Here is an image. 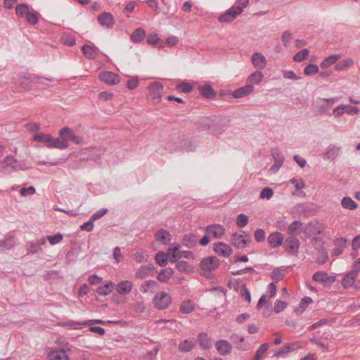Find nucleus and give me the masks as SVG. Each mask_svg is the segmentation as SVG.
<instances>
[{
  "label": "nucleus",
  "instance_id": "1",
  "mask_svg": "<svg viewBox=\"0 0 360 360\" xmlns=\"http://www.w3.org/2000/svg\"><path fill=\"white\" fill-rule=\"evenodd\" d=\"M249 1H237L236 4L229 8L224 13H221L218 21L221 23L231 22L243 11V9L248 6Z\"/></svg>",
  "mask_w": 360,
  "mask_h": 360
},
{
  "label": "nucleus",
  "instance_id": "2",
  "mask_svg": "<svg viewBox=\"0 0 360 360\" xmlns=\"http://www.w3.org/2000/svg\"><path fill=\"white\" fill-rule=\"evenodd\" d=\"M225 231L224 226L219 224L208 225L205 229V235L200 240V244L205 246L212 239H220L224 236Z\"/></svg>",
  "mask_w": 360,
  "mask_h": 360
},
{
  "label": "nucleus",
  "instance_id": "3",
  "mask_svg": "<svg viewBox=\"0 0 360 360\" xmlns=\"http://www.w3.org/2000/svg\"><path fill=\"white\" fill-rule=\"evenodd\" d=\"M33 140L37 142L46 143L48 148H58L60 150L66 148L63 141H60V139L53 138L48 134H36L33 137Z\"/></svg>",
  "mask_w": 360,
  "mask_h": 360
},
{
  "label": "nucleus",
  "instance_id": "4",
  "mask_svg": "<svg viewBox=\"0 0 360 360\" xmlns=\"http://www.w3.org/2000/svg\"><path fill=\"white\" fill-rule=\"evenodd\" d=\"M56 343L59 345L60 349L50 350L47 354L48 360H70L66 354V352L70 349L68 343L61 340H58Z\"/></svg>",
  "mask_w": 360,
  "mask_h": 360
},
{
  "label": "nucleus",
  "instance_id": "5",
  "mask_svg": "<svg viewBox=\"0 0 360 360\" xmlns=\"http://www.w3.org/2000/svg\"><path fill=\"white\" fill-rule=\"evenodd\" d=\"M163 85L159 82H151L148 86L147 99L153 104H158L161 102L163 96Z\"/></svg>",
  "mask_w": 360,
  "mask_h": 360
},
{
  "label": "nucleus",
  "instance_id": "6",
  "mask_svg": "<svg viewBox=\"0 0 360 360\" xmlns=\"http://www.w3.org/2000/svg\"><path fill=\"white\" fill-rule=\"evenodd\" d=\"M219 265V260L216 257H207L200 263V273L204 276L209 277L211 273L216 270Z\"/></svg>",
  "mask_w": 360,
  "mask_h": 360
},
{
  "label": "nucleus",
  "instance_id": "7",
  "mask_svg": "<svg viewBox=\"0 0 360 360\" xmlns=\"http://www.w3.org/2000/svg\"><path fill=\"white\" fill-rule=\"evenodd\" d=\"M153 303L155 309L163 310L170 306L172 297L169 293L165 291L158 292L153 297Z\"/></svg>",
  "mask_w": 360,
  "mask_h": 360
},
{
  "label": "nucleus",
  "instance_id": "8",
  "mask_svg": "<svg viewBox=\"0 0 360 360\" xmlns=\"http://www.w3.org/2000/svg\"><path fill=\"white\" fill-rule=\"evenodd\" d=\"M60 137V141H63L66 148L68 147L67 143L68 141H73L75 144L80 145L83 143V139L79 136H77L70 128L65 127L62 128L59 132Z\"/></svg>",
  "mask_w": 360,
  "mask_h": 360
},
{
  "label": "nucleus",
  "instance_id": "9",
  "mask_svg": "<svg viewBox=\"0 0 360 360\" xmlns=\"http://www.w3.org/2000/svg\"><path fill=\"white\" fill-rule=\"evenodd\" d=\"M2 164L5 168L11 167L15 171L25 170L30 167L25 162H19L13 156L9 155L4 158Z\"/></svg>",
  "mask_w": 360,
  "mask_h": 360
},
{
  "label": "nucleus",
  "instance_id": "10",
  "mask_svg": "<svg viewBox=\"0 0 360 360\" xmlns=\"http://www.w3.org/2000/svg\"><path fill=\"white\" fill-rule=\"evenodd\" d=\"M250 240V236L245 231H240L231 235V243L237 248H245Z\"/></svg>",
  "mask_w": 360,
  "mask_h": 360
},
{
  "label": "nucleus",
  "instance_id": "11",
  "mask_svg": "<svg viewBox=\"0 0 360 360\" xmlns=\"http://www.w3.org/2000/svg\"><path fill=\"white\" fill-rule=\"evenodd\" d=\"M305 344L300 341L285 343L274 354L276 357L283 356L285 354L297 349L303 348Z\"/></svg>",
  "mask_w": 360,
  "mask_h": 360
},
{
  "label": "nucleus",
  "instance_id": "12",
  "mask_svg": "<svg viewBox=\"0 0 360 360\" xmlns=\"http://www.w3.org/2000/svg\"><path fill=\"white\" fill-rule=\"evenodd\" d=\"M342 284L345 288L352 286H354L356 288H360V276L350 271L344 276Z\"/></svg>",
  "mask_w": 360,
  "mask_h": 360
},
{
  "label": "nucleus",
  "instance_id": "13",
  "mask_svg": "<svg viewBox=\"0 0 360 360\" xmlns=\"http://www.w3.org/2000/svg\"><path fill=\"white\" fill-rule=\"evenodd\" d=\"M99 79L108 85H116L120 82V76L110 71L101 72L99 74Z\"/></svg>",
  "mask_w": 360,
  "mask_h": 360
},
{
  "label": "nucleus",
  "instance_id": "14",
  "mask_svg": "<svg viewBox=\"0 0 360 360\" xmlns=\"http://www.w3.org/2000/svg\"><path fill=\"white\" fill-rule=\"evenodd\" d=\"M159 284L154 280L143 281L139 287L140 291L144 295H152L159 289Z\"/></svg>",
  "mask_w": 360,
  "mask_h": 360
},
{
  "label": "nucleus",
  "instance_id": "15",
  "mask_svg": "<svg viewBox=\"0 0 360 360\" xmlns=\"http://www.w3.org/2000/svg\"><path fill=\"white\" fill-rule=\"evenodd\" d=\"M213 250L218 255L225 257L230 256L233 252L231 247L222 242L214 243Z\"/></svg>",
  "mask_w": 360,
  "mask_h": 360
},
{
  "label": "nucleus",
  "instance_id": "16",
  "mask_svg": "<svg viewBox=\"0 0 360 360\" xmlns=\"http://www.w3.org/2000/svg\"><path fill=\"white\" fill-rule=\"evenodd\" d=\"M251 62L254 68L261 70H263L267 63L265 56L261 53H254L251 57Z\"/></svg>",
  "mask_w": 360,
  "mask_h": 360
},
{
  "label": "nucleus",
  "instance_id": "17",
  "mask_svg": "<svg viewBox=\"0 0 360 360\" xmlns=\"http://www.w3.org/2000/svg\"><path fill=\"white\" fill-rule=\"evenodd\" d=\"M133 285V283L131 281L124 280L117 284L115 290L118 294L126 295L131 292Z\"/></svg>",
  "mask_w": 360,
  "mask_h": 360
},
{
  "label": "nucleus",
  "instance_id": "18",
  "mask_svg": "<svg viewBox=\"0 0 360 360\" xmlns=\"http://www.w3.org/2000/svg\"><path fill=\"white\" fill-rule=\"evenodd\" d=\"M91 323H100L103 324L105 322L100 319H95V320H89L83 322H77L72 320L68 321L63 323V326H66L68 328H70L73 330L81 328L82 326L90 324Z\"/></svg>",
  "mask_w": 360,
  "mask_h": 360
},
{
  "label": "nucleus",
  "instance_id": "19",
  "mask_svg": "<svg viewBox=\"0 0 360 360\" xmlns=\"http://www.w3.org/2000/svg\"><path fill=\"white\" fill-rule=\"evenodd\" d=\"M254 91V86L251 84H247L235 90L232 96L235 98H239L250 95Z\"/></svg>",
  "mask_w": 360,
  "mask_h": 360
},
{
  "label": "nucleus",
  "instance_id": "20",
  "mask_svg": "<svg viewBox=\"0 0 360 360\" xmlns=\"http://www.w3.org/2000/svg\"><path fill=\"white\" fill-rule=\"evenodd\" d=\"M98 21L101 26L108 28L111 27L115 22L112 15L107 12L100 14L98 17Z\"/></svg>",
  "mask_w": 360,
  "mask_h": 360
},
{
  "label": "nucleus",
  "instance_id": "21",
  "mask_svg": "<svg viewBox=\"0 0 360 360\" xmlns=\"http://www.w3.org/2000/svg\"><path fill=\"white\" fill-rule=\"evenodd\" d=\"M313 279L316 282L323 284H330L335 281L333 276H329L327 273L324 271H318L313 275Z\"/></svg>",
  "mask_w": 360,
  "mask_h": 360
},
{
  "label": "nucleus",
  "instance_id": "22",
  "mask_svg": "<svg viewBox=\"0 0 360 360\" xmlns=\"http://www.w3.org/2000/svg\"><path fill=\"white\" fill-rule=\"evenodd\" d=\"M276 287L274 283H271L268 285V289L266 292L263 295L259 300L257 303V308L260 309L262 307L264 303L266 301L267 297H273L276 295Z\"/></svg>",
  "mask_w": 360,
  "mask_h": 360
},
{
  "label": "nucleus",
  "instance_id": "23",
  "mask_svg": "<svg viewBox=\"0 0 360 360\" xmlns=\"http://www.w3.org/2000/svg\"><path fill=\"white\" fill-rule=\"evenodd\" d=\"M215 347L221 355H226L229 354L232 349L229 342L224 340L217 341L215 343Z\"/></svg>",
  "mask_w": 360,
  "mask_h": 360
},
{
  "label": "nucleus",
  "instance_id": "24",
  "mask_svg": "<svg viewBox=\"0 0 360 360\" xmlns=\"http://www.w3.org/2000/svg\"><path fill=\"white\" fill-rule=\"evenodd\" d=\"M284 240V236L279 232H274L268 237V243L271 248H276L281 245Z\"/></svg>",
  "mask_w": 360,
  "mask_h": 360
},
{
  "label": "nucleus",
  "instance_id": "25",
  "mask_svg": "<svg viewBox=\"0 0 360 360\" xmlns=\"http://www.w3.org/2000/svg\"><path fill=\"white\" fill-rule=\"evenodd\" d=\"M264 79V74L259 70L252 72L247 78V83L254 85L259 84Z\"/></svg>",
  "mask_w": 360,
  "mask_h": 360
},
{
  "label": "nucleus",
  "instance_id": "26",
  "mask_svg": "<svg viewBox=\"0 0 360 360\" xmlns=\"http://www.w3.org/2000/svg\"><path fill=\"white\" fill-rule=\"evenodd\" d=\"M285 248L290 252H295L299 248L300 242L295 237L288 238L284 243Z\"/></svg>",
  "mask_w": 360,
  "mask_h": 360
},
{
  "label": "nucleus",
  "instance_id": "27",
  "mask_svg": "<svg viewBox=\"0 0 360 360\" xmlns=\"http://www.w3.org/2000/svg\"><path fill=\"white\" fill-rule=\"evenodd\" d=\"M321 230L318 223H309L304 228V233L307 236H311L321 233Z\"/></svg>",
  "mask_w": 360,
  "mask_h": 360
},
{
  "label": "nucleus",
  "instance_id": "28",
  "mask_svg": "<svg viewBox=\"0 0 360 360\" xmlns=\"http://www.w3.org/2000/svg\"><path fill=\"white\" fill-rule=\"evenodd\" d=\"M155 238H156V240L158 242H159L160 243L167 244L168 242L170 241L171 236L168 231H167L164 229H161V230H159L155 233Z\"/></svg>",
  "mask_w": 360,
  "mask_h": 360
},
{
  "label": "nucleus",
  "instance_id": "29",
  "mask_svg": "<svg viewBox=\"0 0 360 360\" xmlns=\"http://www.w3.org/2000/svg\"><path fill=\"white\" fill-rule=\"evenodd\" d=\"M167 255L168 256L169 261L174 262L178 258L181 257L179 247L171 245L168 249Z\"/></svg>",
  "mask_w": 360,
  "mask_h": 360
},
{
  "label": "nucleus",
  "instance_id": "30",
  "mask_svg": "<svg viewBox=\"0 0 360 360\" xmlns=\"http://www.w3.org/2000/svg\"><path fill=\"white\" fill-rule=\"evenodd\" d=\"M82 51L86 58L91 59L95 58L98 55V49L87 44L82 46Z\"/></svg>",
  "mask_w": 360,
  "mask_h": 360
},
{
  "label": "nucleus",
  "instance_id": "31",
  "mask_svg": "<svg viewBox=\"0 0 360 360\" xmlns=\"http://www.w3.org/2000/svg\"><path fill=\"white\" fill-rule=\"evenodd\" d=\"M152 269L149 266H140L135 273V278L138 279H143L147 277L151 272Z\"/></svg>",
  "mask_w": 360,
  "mask_h": 360
},
{
  "label": "nucleus",
  "instance_id": "32",
  "mask_svg": "<svg viewBox=\"0 0 360 360\" xmlns=\"http://www.w3.org/2000/svg\"><path fill=\"white\" fill-rule=\"evenodd\" d=\"M147 41L149 44L156 46L158 49L165 47V42L156 34H149L147 37Z\"/></svg>",
  "mask_w": 360,
  "mask_h": 360
},
{
  "label": "nucleus",
  "instance_id": "33",
  "mask_svg": "<svg viewBox=\"0 0 360 360\" xmlns=\"http://www.w3.org/2000/svg\"><path fill=\"white\" fill-rule=\"evenodd\" d=\"M340 58L339 55H332L323 60V61L321 63V68L323 69H327L335 64L336 62Z\"/></svg>",
  "mask_w": 360,
  "mask_h": 360
},
{
  "label": "nucleus",
  "instance_id": "34",
  "mask_svg": "<svg viewBox=\"0 0 360 360\" xmlns=\"http://www.w3.org/2000/svg\"><path fill=\"white\" fill-rule=\"evenodd\" d=\"M174 274L171 268H166L160 271L158 275V280L160 282H167Z\"/></svg>",
  "mask_w": 360,
  "mask_h": 360
},
{
  "label": "nucleus",
  "instance_id": "35",
  "mask_svg": "<svg viewBox=\"0 0 360 360\" xmlns=\"http://www.w3.org/2000/svg\"><path fill=\"white\" fill-rule=\"evenodd\" d=\"M198 89L200 94L205 98H214L216 95L214 90L209 85L200 86Z\"/></svg>",
  "mask_w": 360,
  "mask_h": 360
},
{
  "label": "nucleus",
  "instance_id": "36",
  "mask_svg": "<svg viewBox=\"0 0 360 360\" xmlns=\"http://www.w3.org/2000/svg\"><path fill=\"white\" fill-rule=\"evenodd\" d=\"M343 208L354 210L358 207V205L349 197H345L341 200Z\"/></svg>",
  "mask_w": 360,
  "mask_h": 360
},
{
  "label": "nucleus",
  "instance_id": "37",
  "mask_svg": "<svg viewBox=\"0 0 360 360\" xmlns=\"http://www.w3.org/2000/svg\"><path fill=\"white\" fill-rule=\"evenodd\" d=\"M176 266L180 272L190 274L194 271L193 267L185 261H180L177 262Z\"/></svg>",
  "mask_w": 360,
  "mask_h": 360
},
{
  "label": "nucleus",
  "instance_id": "38",
  "mask_svg": "<svg viewBox=\"0 0 360 360\" xmlns=\"http://www.w3.org/2000/svg\"><path fill=\"white\" fill-rule=\"evenodd\" d=\"M337 98H319L317 103L319 105V108L322 110H326L328 108L332 106L335 102H337Z\"/></svg>",
  "mask_w": 360,
  "mask_h": 360
},
{
  "label": "nucleus",
  "instance_id": "39",
  "mask_svg": "<svg viewBox=\"0 0 360 360\" xmlns=\"http://www.w3.org/2000/svg\"><path fill=\"white\" fill-rule=\"evenodd\" d=\"M146 36V32L143 29H136L131 35V39L134 42L139 43Z\"/></svg>",
  "mask_w": 360,
  "mask_h": 360
},
{
  "label": "nucleus",
  "instance_id": "40",
  "mask_svg": "<svg viewBox=\"0 0 360 360\" xmlns=\"http://www.w3.org/2000/svg\"><path fill=\"white\" fill-rule=\"evenodd\" d=\"M195 345V340H185L183 342H181L179 345V349L181 352H188L191 350Z\"/></svg>",
  "mask_w": 360,
  "mask_h": 360
},
{
  "label": "nucleus",
  "instance_id": "41",
  "mask_svg": "<svg viewBox=\"0 0 360 360\" xmlns=\"http://www.w3.org/2000/svg\"><path fill=\"white\" fill-rule=\"evenodd\" d=\"M352 59L346 58L337 63L335 66V69L338 71H342L349 68L350 67H352Z\"/></svg>",
  "mask_w": 360,
  "mask_h": 360
},
{
  "label": "nucleus",
  "instance_id": "42",
  "mask_svg": "<svg viewBox=\"0 0 360 360\" xmlns=\"http://www.w3.org/2000/svg\"><path fill=\"white\" fill-rule=\"evenodd\" d=\"M194 309V303L191 300H186L182 302L180 307V311L184 314H189L191 313Z\"/></svg>",
  "mask_w": 360,
  "mask_h": 360
},
{
  "label": "nucleus",
  "instance_id": "43",
  "mask_svg": "<svg viewBox=\"0 0 360 360\" xmlns=\"http://www.w3.org/2000/svg\"><path fill=\"white\" fill-rule=\"evenodd\" d=\"M30 12L28 6L25 4H19L15 8L16 15L20 18H26Z\"/></svg>",
  "mask_w": 360,
  "mask_h": 360
},
{
  "label": "nucleus",
  "instance_id": "44",
  "mask_svg": "<svg viewBox=\"0 0 360 360\" xmlns=\"http://www.w3.org/2000/svg\"><path fill=\"white\" fill-rule=\"evenodd\" d=\"M269 344L264 343L258 348L252 360H260L264 356L267 349H269Z\"/></svg>",
  "mask_w": 360,
  "mask_h": 360
},
{
  "label": "nucleus",
  "instance_id": "45",
  "mask_svg": "<svg viewBox=\"0 0 360 360\" xmlns=\"http://www.w3.org/2000/svg\"><path fill=\"white\" fill-rule=\"evenodd\" d=\"M112 288L113 283L112 282H109L105 284L103 286H100L99 288H98L97 292L99 295H107L112 292Z\"/></svg>",
  "mask_w": 360,
  "mask_h": 360
},
{
  "label": "nucleus",
  "instance_id": "46",
  "mask_svg": "<svg viewBox=\"0 0 360 360\" xmlns=\"http://www.w3.org/2000/svg\"><path fill=\"white\" fill-rule=\"evenodd\" d=\"M199 344L203 349H209L211 345V341L207 335L200 334L199 335Z\"/></svg>",
  "mask_w": 360,
  "mask_h": 360
},
{
  "label": "nucleus",
  "instance_id": "47",
  "mask_svg": "<svg viewBox=\"0 0 360 360\" xmlns=\"http://www.w3.org/2000/svg\"><path fill=\"white\" fill-rule=\"evenodd\" d=\"M309 51L308 49H304L298 51L293 57L295 62L300 63L305 60L309 56Z\"/></svg>",
  "mask_w": 360,
  "mask_h": 360
},
{
  "label": "nucleus",
  "instance_id": "48",
  "mask_svg": "<svg viewBox=\"0 0 360 360\" xmlns=\"http://www.w3.org/2000/svg\"><path fill=\"white\" fill-rule=\"evenodd\" d=\"M40 17V15L37 11H30L28 15L26 17V20L28 23H30L32 25H36L38 21L39 18Z\"/></svg>",
  "mask_w": 360,
  "mask_h": 360
},
{
  "label": "nucleus",
  "instance_id": "49",
  "mask_svg": "<svg viewBox=\"0 0 360 360\" xmlns=\"http://www.w3.org/2000/svg\"><path fill=\"white\" fill-rule=\"evenodd\" d=\"M290 182L294 185L295 190L297 191L306 187L305 181L302 178H292L290 179Z\"/></svg>",
  "mask_w": 360,
  "mask_h": 360
},
{
  "label": "nucleus",
  "instance_id": "50",
  "mask_svg": "<svg viewBox=\"0 0 360 360\" xmlns=\"http://www.w3.org/2000/svg\"><path fill=\"white\" fill-rule=\"evenodd\" d=\"M319 68L316 65L309 64L304 69V74L307 76H312L319 72Z\"/></svg>",
  "mask_w": 360,
  "mask_h": 360
},
{
  "label": "nucleus",
  "instance_id": "51",
  "mask_svg": "<svg viewBox=\"0 0 360 360\" xmlns=\"http://www.w3.org/2000/svg\"><path fill=\"white\" fill-rule=\"evenodd\" d=\"M302 223L300 221H295L292 222L288 229L289 234L294 235L302 228Z\"/></svg>",
  "mask_w": 360,
  "mask_h": 360
},
{
  "label": "nucleus",
  "instance_id": "52",
  "mask_svg": "<svg viewBox=\"0 0 360 360\" xmlns=\"http://www.w3.org/2000/svg\"><path fill=\"white\" fill-rule=\"evenodd\" d=\"M288 306V302L277 300L275 302L274 310L276 314H279L282 312Z\"/></svg>",
  "mask_w": 360,
  "mask_h": 360
},
{
  "label": "nucleus",
  "instance_id": "53",
  "mask_svg": "<svg viewBox=\"0 0 360 360\" xmlns=\"http://www.w3.org/2000/svg\"><path fill=\"white\" fill-rule=\"evenodd\" d=\"M177 90L183 93H189L193 89V86L187 82H181L176 86Z\"/></svg>",
  "mask_w": 360,
  "mask_h": 360
},
{
  "label": "nucleus",
  "instance_id": "54",
  "mask_svg": "<svg viewBox=\"0 0 360 360\" xmlns=\"http://www.w3.org/2000/svg\"><path fill=\"white\" fill-rule=\"evenodd\" d=\"M155 260L160 266H165L167 261L169 260V258L167 254L164 252H159L155 256Z\"/></svg>",
  "mask_w": 360,
  "mask_h": 360
},
{
  "label": "nucleus",
  "instance_id": "55",
  "mask_svg": "<svg viewBox=\"0 0 360 360\" xmlns=\"http://www.w3.org/2000/svg\"><path fill=\"white\" fill-rule=\"evenodd\" d=\"M248 223V217L245 214H240L236 219V224L238 227L243 228Z\"/></svg>",
  "mask_w": 360,
  "mask_h": 360
},
{
  "label": "nucleus",
  "instance_id": "56",
  "mask_svg": "<svg viewBox=\"0 0 360 360\" xmlns=\"http://www.w3.org/2000/svg\"><path fill=\"white\" fill-rule=\"evenodd\" d=\"M274 195V191L270 188H264L260 193V198L269 200Z\"/></svg>",
  "mask_w": 360,
  "mask_h": 360
},
{
  "label": "nucleus",
  "instance_id": "57",
  "mask_svg": "<svg viewBox=\"0 0 360 360\" xmlns=\"http://www.w3.org/2000/svg\"><path fill=\"white\" fill-rule=\"evenodd\" d=\"M346 108H347V105L341 104V105H338V107H336L333 110V115L335 117H339L342 116L345 112Z\"/></svg>",
  "mask_w": 360,
  "mask_h": 360
},
{
  "label": "nucleus",
  "instance_id": "58",
  "mask_svg": "<svg viewBox=\"0 0 360 360\" xmlns=\"http://www.w3.org/2000/svg\"><path fill=\"white\" fill-rule=\"evenodd\" d=\"M47 239L49 241L51 245H56L59 243L63 240V236L60 233H57L54 236H47Z\"/></svg>",
  "mask_w": 360,
  "mask_h": 360
},
{
  "label": "nucleus",
  "instance_id": "59",
  "mask_svg": "<svg viewBox=\"0 0 360 360\" xmlns=\"http://www.w3.org/2000/svg\"><path fill=\"white\" fill-rule=\"evenodd\" d=\"M284 270L277 269L274 270V271L272 272L271 277L274 281L278 282L284 277Z\"/></svg>",
  "mask_w": 360,
  "mask_h": 360
},
{
  "label": "nucleus",
  "instance_id": "60",
  "mask_svg": "<svg viewBox=\"0 0 360 360\" xmlns=\"http://www.w3.org/2000/svg\"><path fill=\"white\" fill-rule=\"evenodd\" d=\"M273 155L275 160V164L271 167L270 170L273 172H276L282 166L283 160L281 158L276 157L274 154Z\"/></svg>",
  "mask_w": 360,
  "mask_h": 360
},
{
  "label": "nucleus",
  "instance_id": "61",
  "mask_svg": "<svg viewBox=\"0 0 360 360\" xmlns=\"http://www.w3.org/2000/svg\"><path fill=\"white\" fill-rule=\"evenodd\" d=\"M283 77L288 79L292 80H298L300 79V77L297 76L293 71L292 70H285L283 72Z\"/></svg>",
  "mask_w": 360,
  "mask_h": 360
},
{
  "label": "nucleus",
  "instance_id": "62",
  "mask_svg": "<svg viewBox=\"0 0 360 360\" xmlns=\"http://www.w3.org/2000/svg\"><path fill=\"white\" fill-rule=\"evenodd\" d=\"M139 84V81L137 77H131L127 83V86L128 89L132 90L135 89L138 87Z\"/></svg>",
  "mask_w": 360,
  "mask_h": 360
},
{
  "label": "nucleus",
  "instance_id": "63",
  "mask_svg": "<svg viewBox=\"0 0 360 360\" xmlns=\"http://www.w3.org/2000/svg\"><path fill=\"white\" fill-rule=\"evenodd\" d=\"M113 96V93L110 91H102L98 94V98L102 101H107L111 100Z\"/></svg>",
  "mask_w": 360,
  "mask_h": 360
},
{
  "label": "nucleus",
  "instance_id": "64",
  "mask_svg": "<svg viewBox=\"0 0 360 360\" xmlns=\"http://www.w3.org/2000/svg\"><path fill=\"white\" fill-rule=\"evenodd\" d=\"M179 38L176 36L172 35L166 39L165 45L167 44L168 46H174L179 43Z\"/></svg>",
  "mask_w": 360,
  "mask_h": 360
}]
</instances>
